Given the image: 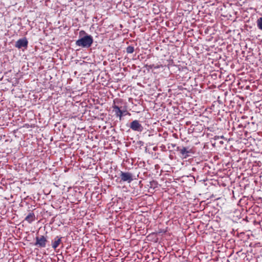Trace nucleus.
Wrapping results in <instances>:
<instances>
[{"instance_id": "f257e3e1", "label": "nucleus", "mask_w": 262, "mask_h": 262, "mask_svg": "<svg viewBox=\"0 0 262 262\" xmlns=\"http://www.w3.org/2000/svg\"><path fill=\"white\" fill-rule=\"evenodd\" d=\"M93 42V37L90 35L86 34L76 40V46L82 48H89L92 46Z\"/></svg>"}, {"instance_id": "f03ea898", "label": "nucleus", "mask_w": 262, "mask_h": 262, "mask_svg": "<svg viewBox=\"0 0 262 262\" xmlns=\"http://www.w3.org/2000/svg\"><path fill=\"white\" fill-rule=\"evenodd\" d=\"M177 150L180 152L181 155V157L184 159H186L190 157L194 152L192 149L188 147H177Z\"/></svg>"}, {"instance_id": "7ed1b4c3", "label": "nucleus", "mask_w": 262, "mask_h": 262, "mask_svg": "<svg viewBox=\"0 0 262 262\" xmlns=\"http://www.w3.org/2000/svg\"><path fill=\"white\" fill-rule=\"evenodd\" d=\"M36 242L34 245L38 248H45L48 242L47 238L43 235L38 236L35 237Z\"/></svg>"}, {"instance_id": "20e7f679", "label": "nucleus", "mask_w": 262, "mask_h": 262, "mask_svg": "<svg viewBox=\"0 0 262 262\" xmlns=\"http://www.w3.org/2000/svg\"><path fill=\"white\" fill-rule=\"evenodd\" d=\"M120 177L121 181L123 182L130 183L133 180V174L128 172L121 171Z\"/></svg>"}, {"instance_id": "39448f33", "label": "nucleus", "mask_w": 262, "mask_h": 262, "mask_svg": "<svg viewBox=\"0 0 262 262\" xmlns=\"http://www.w3.org/2000/svg\"><path fill=\"white\" fill-rule=\"evenodd\" d=\"M129 127L134 131L141 132L143 130L142 125L139 123V121L137 120L133 121L130 123Z\"/></svg>"}, {"instance_id": "423d86ee", "label": "nucleus", "mask_w": 262, "mask_h": 262, "mask_svg": "<svg viewBox=\"0 0 262 262\" xmlns=\"http://www.w3.org/2000/svg\"><path fill=\"white\" fill-rule=\"evenodd\" d=\"M28 41L26 37L18 39L15 43V47L18 49L27 48Z\"/></svg>"}, {"instance_id": "0eeeda50", "label": "nucleus", "mask_w": 262, "mask_h": 262, "mask_svg": "<svg viewBox=\"0 0 262 262\" xmlns=\"http://www.w3.org/2000/svg\"><path fill=\"white\" fill-rule=\"evenodd\" d=\"M113 111L115 112L116 116L119 118L120 120L122 119V117L124 115V113L126 112V111L121 110L120 108L116 105H114L112 106Z\"/></svg>"}, {"instance_id": "6e6552de", "label": "nucleus", "mask_w": 262, "mask_h": 262, "mask_svg": "<svg viewBox=\"0 0 262 262\" xmlns=\"http://www.w3.org/2000/svg\"><path fill=\"white\" fill-rule=\"evenodd\" d=\"M62 237L56 236L52 241V247L54 249H56L60 244H61Z\"/></svg>"}, {"instance_id": "1a4fd4ad", "label": "nucleus", "mask_w": 262, "mask_h": 262, "mask_svg": "<svg viewBox=\"0 0 262 262\" xmlns=\"http://www.w3.org/2000/svg\"><path fill=\"white\" fill-rule=\"evenodd\" d=\"M35 219V214L33 212H30L25 217V220L29 223H31Z\"/></svg>"}, {"instance_id": "9d476101", "label": "nucleus", "mask_w": 262, "mask_h": 262, "mask_svg": "<svg viewBox=\"0 0 262 262\" xmlns=\"http://www.w3.org/2000/svg\"><path fill=\"white\" fill-rule=\"evenodd\" d=\"M126 51L128 54L133 53L134 52V47L129 46L126 48Z\"/></svg>"}, {"instance_id": "9b49d317", "label": "nucleus", "mask_w": 262, "mask_h": 262, "mask_svg": "<svg viewBox=\"0 0 262 262\" xmlns=\"http://www.w3.org/2000/svg\"><path fill=\"white\" fill-rule=\"evenodd\" d=\"M257 27L262 30V17L259 18L257 20Z\"/></svg>"}, {"instance_id": "f8f14e48", "label": "nucleus", "mask_w": 262, "mask_h": 262, "mask_svg": "<svg viewBox=\"0 0 262 262\" xmlns=\"http://www.w3.org/2000/svg\"><path fill=\"white\" fill-rule=\"evenodd\" d=\"M81 32H83V33H84V31H81V32H80V33H81Z\"/></svg>"}]
</instances>
